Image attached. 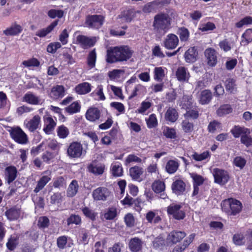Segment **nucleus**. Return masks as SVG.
Returning <instances> with one entry per match:
<instances>
[{
    "instance_id": "09e8293b",
    "label": "nucleus",
    "mask_w": 252,
    "mask_h": 252,
    "mask_svg": "<svg viewBox=\"0 0 252 252\" xmlns=\"http://www.w3.org/2000/svg\"><path fill=\"white\" fill-rule=\"evenodd\" d=\"M63 196L61 192H56L50 197V203L52 204H59L63 200Z\"/></svg>"
},
{
    "instance_id": "0e129e2a",
    "label": "nucleus",
    "mask_w": 252,
    "mask_h": 252,
    "mask_svg": "<svg viewBox=\"0 0 252 252\" xmlns=\"http://www.w3.org/2000/svg\"><path fill=\"white\" fill-rule=\"evenodd\" d=\"M182 109L185 110H193L192 103L189 99H184L181 102Z\"/></svg>"
},
{
    "instance_id": "aec40b11",
    "label": "nucleus",
    "mask_w": 252,
    "mask_h": 252,
    "mask_svg": "<svg viewBox=\"0 0 252 252\" xmlns=\"http://www.w3.org/2000/svg\"><path fill=\"white\" fill-rule=\"evenodd\" d=\"M17 175V170L15 166H10L5 168V176L8 184L13 182Z\"/></svg>"
},
{
    "instance_id": "1a4fd4ad",
    "label": "nucleus",
    "mask_w": 252,
    "mask_h": 252,
    "mask_svg": "<svg viewBox=\"0 0 252 252\" xmlns=\"http://www.w3.org/2000/svg\"><path fill=\"white\" fill-rule=\"evenodd\" d=\"M83 152V147L80 143L74 142L71 143L67 151V155L72 158H78L81 157Z\"/></svg>"
},
{
    "instance_id": "c03bdc74",
    "label": "nucleus",
    "mask_w": 252,
    "mask_h": 252,
    "mask_svg": "<svg viewBox=\"0 0 252 252\" xmlns=\"http://www.w3.org/2000/svg\"><path fill=\"white\" fill-rule=\"evenodd\" d=\"M189 175L193 180V185L199 186L203 183L204 179L201 175L195 173H190Z\"/></svg>"
},
{
    "instance_id": "ea45409f",
    "label": "nucleus",
    "mask_w": 252,
    "mask_h": 252,
    "mask_svg": "<svg viewBox=\"0 0 252 252\" xmlns=\"http://www.w3.org/2000/svg\"><path fill=\"white\" fill-rule=\"evenodd\" d=\"M111 171L113 176L120 177L123 175V168L120 163L116 162L111 165Z\"/></svg>"
},
{
    "instance_id": "603ef678",
    "label": "nucleus",
    "mask_w": 252,
    "mask_h": 252,
    "mask_svg": "<svg viewBox=\"0 0 252 252\" xmlns=\"http://www.w3.org/2000/svg\"><path fill=\"white\" fill-rule=\"evenodd\" d=\"M154 73V79L158 81H161L164 76V70L162 67H156Z\"/></svg>"
},
{
    "instance_id": "a878e982",
    "label": "nucleus",
    "mask_w": 252,
    "mask_h": 252,
    "mask_svg": "<svg viewBox=\"0 0 252 252\" xmlns=\"http://www.w3.org/2000/svg\"><path fill=\"white\" fill-rule=\"evenodd\" d=\"M180 165L178 159H170L165 165V171L170 174L175 173L178 170Z\"/></svg>"
},
{
    "instance_id": "ddd939ff",
    "label": "nucleus",
    "mask_w": 252,
    "mask_h": 252,
    "mask_svg": "<svg viewBox=\"0 0 252 252\" xmlns=\"http://www.w3.org/2000/svg\"><path fill=\"white\" fill-rule=\"evenodd\" d=\"M198 56L197 47L196 46L189 47L184 54V58L186 63H193L195 62Z\"/></svg>"
},
{
    "instance_id": "4468645a",
    "label": "nucleus",
    "mask_w": 252,
    "mask_h": 252,
    "mask_svg": "<svg viewBox=\"0 0 252 252\" xmlns=\"http://www.w3.org/2000/svg\"><path fill=\"white\" fill-rule=\"evenodd\" d=\"M179 43L178 36L173 34L170 33L164 41V46L167 49L172 50L175 49Z\"/></svg>"
},
{
    "instance_id": "f03ea898",
    "label": "nucleus",
    "mask_w": 252,
    "mask_h": 252,
    "mask_svg": "<svg viewBox=\"0 0 252 252\" xmlns=\"http://www.w3.org/2000/svg\"><path fill=\"white\" fill-rule=\"evenodd\" d=\"M171 19L167 13L160 12L154 18L153 27L154 32L158 34H164L171 28Z\"/></svg>"
},
{
    "instance_id": "c9c22d12",
    "label": "nucleus",
    "mask_w": 252,
    "mask_h": 252,
    "mask_svg": "<svg viewBox=\"0 0 252 252\" xmlns=\"http://www.w3.org/2000/svg\"><path fill=\"white\" fill-rule=\"evenodd\" d=\"M143 172V168L139 166H135L129 169V175L134 180L140 181L139 179Z\"/></svg>"
},
{
    "instance_id": "4be33fe9",
    "label": "nucleus",
    "mask_w": 252,
    "mask_h": 252,
    "mask_svg": "<svg viewBox=\"0 0 252 252\" xmlns=\"http://www.w3.org/2000/svg\"><path fill=\"white\" fill-rule=\"evenodd\" d=\"M195 91L197 92V96L199 103L203 105L205 104V83L203 81L197 82Z\"/></svg>"
},
{
    "instance_id": "0eeeda50",
    "label": "nucleus",
    "mask_w": 252,
    "mask_h": 252,
    "mask_svg": "<svg viewBox=\"0 0 252 252\" xmlns=\"http://www.w3.org/2000/svg\"><path fill=\"white\" fill-rule=\"evenodd\" d=\"M186 236V234L183 231H172L167 236L166 244L171 246L180 242Z\"/></svg>"
},
{
    "instance_id": "8fccbe9b",
    "label": "nucleus",
    "mask_w": 252,
    "mask_h": 252,
    "mask_svg": "<svg viewBox=\"0 0 252 252\" xmlns=\"http://www.w3.org/2000/svg\"><path fill=\"white\" fill-rule=\"evenodd\" d=\"M24 98L26 102L32 104H37L39 103L38 98L32 94H25Z\"/></svg>"
},
{
    "instance_id": "dca6fc26",
    "label": "nucleus",
    "mask_w": 252,
    "mask_h": 252,
    "mask_svg": "<svg viewBox=\"0 0 252 252\" xmlns=\"http://www.w3.org/2000/svg\"><path fill=\"white\" fill-rule=\"evenodd\" d=\"M40 124V118L38 115L34 116L30 120H26L24 125L31 132H33L38 128Z\"/></svg>"
},
{
    "instance_id": "72a5a7b5",
    "label": "nucleus",
    "mask_w": 252,
    "mask_h": 252,
    "mask_svg": "<svg viewBox=\"0 0 252 252\" xmlns=\"http://www.w3.org/2000/svg\"><path fill=\"white\" fill-rule=\"evenodd\" d=\"M19 243V237L17 235L13 234L8 239L6 244L7 248L11 251H14Z\"/></svg>"
},
{
    "instance_id": "39448f33",
    "label": "nucleus",
    "mask_w": 252,
    "mask_h": 252,
    "mask_svg": "<svg viewBox=\"0 0 252 252\" xmlns=\"http://www.w3.org/2000/svg\"><path fill=\"white\" fill-rule=\"evenodd\" d=\"M184 117L185 120L182 123V129L186 133L191 132L193 130V125L189 120L196 119L198 117V111H187Z\"/></svg>"
},
{
    "instance_id": "052dcab7",
    "label": "nucleus",
    "mask_w": 252,
    "mask_h": 252,
    "mask_svg": "<svg viewBox=\"0 0 252 252\" xmlns=\"http://www.w3.org/2000/svg\"><path fill=\"white\" fill-rule=\"evenodd\" d=\"M69 34L66 29H64L59 35V40L63 45H65L68 43Z\"/></svg>"
},
{
    "instance_id": "473e14b6",
    "label": "nucleus",
    "mask_w": 252,
    "mask_h": 252,
    "mask_svg": "<svg viewBox=\"0 0 252 252\" xmlns=\"http://www.w3.org/2000/svg\"><path fill=\"white\" fill-rule=\"evenodd\" d=\"M142 242L138 238L135 237L131 239L129 243V248L133 252H137L142 248Z\"/></svg>"
},
{
    "instance_id": "4c0bfd02",
    "label": "nucleus",
    "mask_w": 252,
    "mask_h": 252,
    "mask_svg": "<svg viewBox=\"0 0 252 252\" xmlns=\"http://www.w3.org/2000/svg\"><path fill=\"white\" fill-rule=\"evenodd\" d=\"M96 60V53L95 49H94L90 51L87 58V63L88 66L90 68H94L95 65Z\"/></svg>"
},
{
    "instance_id": "69168bd1",
    "label": "nucleus",
    "mask_w": 252,
    "mask_h": 252,
    "mask_svg": "<svg viewBox=\"0 0 252 252\" xmlns=\"http://www.w3.org/2000/svg\"><path fill=\"white\" fill-rule=\"evenodd\" d=\"M82 212L84 215L91 219V220H94L96 217V214L94 213L92 210L87 207H85L82 209Z\"/></svg>"
},
{
    "instance_id": "a211bd4d",
    "label": "nucleus",
    "mask_w": 252,
    "mask_h": 252,
    "mask_svg": "<svg viewBox=\"0 0 252 252\" xmlns=\"http://www.w3.org/2000/svg\"><path fill=\"white\" fill-rule=\"evenodd\" d=\"M206 62L210 66H214L217 64V53L214 49L210 48L206 50Z\"/></svg>"
},
{
    "instance_id": "c85d7f7f",
    "label": "nucleus",
    "mask_w": 252,
    "mask_h": 252,
    "mask_svg": "<svg viewBox=\"0 0 252 252\" xmlns=\"http://www.w3.org/2000/svg\"><path fill=\"white\" fill-rule=\"evenodd\" d=\"M177 34L179 35L182 42H186L189 41L190 33L187 28L185 27L178 28Z\"/></svg>"
},
{
    "instance_id": "2eb2a0df",
    "label": "nucleus",
    "mask_w": 252,
    "mask_h": 252,
    "mask_svg": "<svg viewBox=\"0 0 252 252\" xmlns=\"http://www.w3.org/2000/svg\"><path fill=\"white\" fill-rule=\"evenodd\" d=\"M177 80L181 82H188L190 77L188 69L185 66H179L175 72Z\"/></svg>"
},
{
    "instance_id": "7c9ffc66",
    "label": "nucleus",
    "mask_w": 252,
    "mask_h": 252,
    "mask_svg": "<svg viewBox=\"0 0 252 252\" xmlns=\"http://www.w3.org/2000/svg\"><path fill=\"white\" fill-rule=\"evenodd\" d=\"M231 132L235 138L239 137L240 135L245 134H250V130L244 126L242 127L239 126H235L231 130Z\"/></svg>"
},
{
    "instance_id": "bb28decb",
    "label": "nucleus",
    "mask_w": 252,
    "mask_h": 252,
    "mask_svg": "<svg viewBox=\"0 0 252 252\" xmlns=\"http://www.w3.org/2000/svg\"><path fill=\"white\" fill-rule=\"evenodd\" d=\"M64 95V88L62 85L54 86L50 93V96L54 99L63 97Z\"/></svg>"
},
{
    "instance_id": "f257e3e1",
    "label": "nucleus",
    "mask_w": 252,
    "mask_h": 252,
    "mask_svg": "<svg viewBox=\"0 0 252 252\" xmlns=\"http://www.w3.org/2000/svg\"><path fill=\"white\" fill-rule=\"evenodd\" d=\"M132 55V52L127 46L111 47L107 51L106 61L109 63L126 61Z\"/></svg>"
},
{
    "instance_id": "13d9d810",
    "label": "nucleus",
    "mask_w": 252,
    "mask_h": 252,
    "mask_svg": "<svg viewBox=\"0 0 252 252\" xmlns=\"http://www.w3.org/2000/svg\"><path fill=\"white\" fill-rule=\"evenodd\" d=\"M178 117L177 111H166L165 118L167 120L171 122H175Z\"/></svg>"
},
{
    "instance_id": "680f3d73",
    "label": "nucleus",
    "mask_w": 252,
    "mask_h": 252,
    "mask_svg": "<svg viewBox=\"0 0 252 252\" xmlns=\"http://www.w3.org/2000/svg\"><path fill=\"white\" fill-rule=\"evenodd\" d=\"M146 171L151 174L158 173V168L157 162H153L148 166Z\"/></svg>"
},
{
    "instance_id": "7ed1b4c3",
    "label": "nucleus",
    "mask_w": 252,
    "mask_h": 252,
    "mask_svg": "<svg viewBox=\"0 0 252 252\" xmlns=\"http://www.w3.org/2000/svg\"><path fill=\"white\" fill-rule=\"evenodd\" d=\"M221 206L222 210L228 215L235 216L239 214L242 209L241 202L232 198L223 200Z\"/></svg>"
},
{
    "instance_id": "49530a36",
    "label": "nucleus",
    "mask_w": 252,
    "mask_h": 252,
    "mask_svg": "<svg viewBox=\"0 0 252 252\" xmlns=\"http://www.w3.org/2000/svg\"><path fill=\"white\" fill-rule=\"evenodd\" d=\"M163 134L166 138L174 139L176 138V131L173 128L165 126L163 129Z\"/></svg>"
},
{
    "instance_id": "f3484780",
    "label": "nucleus",
    "mask_w": 252,
    "mask_h": 252,
    "mask_svg": "<svg viewBox=\"0 0 252 252\" xmlns=\"http://www.w3.org/2000/svg\"><path fill=\"white\" fill-rule=\"evenodd\" d=\"M22 31V26L15 22L10 27L4 30L3 33L6 36H16L18 35Z\"/></svg>"
},
{
    "instance_id": "338daca9",
    "label": "nucleus",
    "mask_w": 252,
    "mask_h": 252,
    "mask_svg": "<svg viewBox=\"0 0 252 252\" xmlns=\"http://www.w3.org/2000/svg\"><path fill=\"white\" fill-rule=\"evenodd\" d=\"M65 181L63 177L57 178L54 182L53 186L56 188H61L65 186Z\"/></svg>"
},
{
    "instance_id": "5fc2aeb1",
    "label": "nucleus",
    "mask_w": 252,
    "mask_h": 252,
    "mask_svg": "<svg viewBox=\"0 0 252 252\" xmlns=\"http://www.w3.org/2000/svg\"><path fill=\"white\" fill-rule=\"evenodd\" d=\"M250 134H245L241 136V142L247 147L252 146V137L249 135Z\"/></svg>"
},
{
    "instance_id": "6e6552de",
    "label": "nucleus",
    "mask_w": 252,
    "mask_h": 252,
    "mask_svg": "<svg viewBox=\"0 0 252 252\" xmlns=\"http://www.w3.org/2000/svg\"><path fill=\"white\" fill-rule=\"evenodd\" d=\"M213 176L215 182L220 185H225L230 178L229 175L226 171L217 168L214 169Z\"/></svg>"
},
{
    "instance_id": "9b49d317",
    "label": "nucleus",
    "mask_w": 252,
    "mask_h": 252,
    "mask_svg": "<svg viewBox=\"0 0 252 252\" xmlns=\"http://www.w3.org/2000/svg\"><path fill=\"white\" fill-rule=\"evenodd\" d=\"M181 208L182 206L179 204H172L168 207L167 212L176 220L183 219L185 217V213L181 210Z\"/></svg>"
},
{
    "instance_id": "6e6d98bb",
    "label": "nucleus",
    "mask_w": 252,
    "mask_h": 252,
    "mask_svg": "<svg viewBox=\"0 0 252 252\" xmlns=\"http://www.w3.org/2000/svg\"><path fill=\"white\" fill-rule=\"evenodd\" d=\"M124 71L123 70L115 69L109 71L108 75L111 80H115L119 78L121 76V74Z\"/></svg>"
},
{
    "instance_id": "de8ad7c7",
    "label": "nucleus",
    "mask_w": 252,
    "mask_h": 252,
    "mask_svg": "<svg viewBox=\"0 0 252 252\" xmlns=\"http://www.w3.org/2000/svg\"><path fill=\"white\" fill-rule=\"evenodd\" d=\"M117 216V210L115 208H110L106 211L103 217L107 220L114 219Z\"/></svg>"
},
{
    "instance_id": "5701e85b",
    "label": "nucleus",
    "mask_w": 252,
    "mask_h": 252,
    "mask_svg": "<svg viewBox=\"0 0 252 252\" xmlns=\"http://www.w3.org/2000/svg\"><path fill=\"white\" fill-rule=\"evenodd\" d=\"M91 85L87 82L78 84L74 88L75 92L78 94H86L91 91Z\"/></svg>"
},
{
    "instance_id": "f8f14e48",
    "label": "nucleus",
    "mask_w": 252,
    "mask_h": 252,
    "mask_svg": "<svg viewBox=\"0 0 252 252\" xmlns=\"http://www.w3.org/2000/svg\"><path fill=\"white\" fill-rule=\"evenodd\" d=\"M110 195L108 189L105 187H99L93 190L92 196L94 200L104 201Z\"/></svg>"
},
{
    "instance_id": "2f4dec72",
    "label": "nucleus",
    "mask_w": 252,
    "mask_h": 252,
    "mask_svg": "<svg viewBox=\"0 0 252 252\" xmlns=\"http://www.w3.org/2000/svg\"><path fill=\"white\" fill-rule=\"evenodd\" d=\"M105 166L102 164H96L92 163L88 166L89 172L95 175H101L104 172Z\"/></svg>"
},
{
    "instance_id": "774afa93",
    "label": "nucleus",
    "mask_w": 252,
    "mask_h": 252,
    "mask_svg": "<svg viewBox=\"0 0 252 252\" xmlns=\"http://www.w3.org/2000/svg\"><path fill=\"white\" fill-rule=\"evenodd\" d=\"M67 241V237L65 236H62L59 237L57 239V246L58 248L61 249H63L64 248L65 245H66Z\"/></svg>"
},
{
    "instance_id": "9d476101",
    "label": "nucleus",
    "mask_w": 252,
    "mask_h": 252,
    "mask_svg": "<svg viewBox=\"0 0 252 252\" xmlns=\"http://www.w3.org/2000/svg\"><path fill=\"white\" fill-rule=\"evenodd\" d=\"M76 41L83 48L87 49L94 46L96 42V39L95 37H89L80 34L76 37Z\"/></svg>"
},
{
    "instance_id": "79ce46f5",
    "label": "nucleus",
    "mask_w": 252,
    "mask_h": 252,
    "mask_svg": "<svg viewBox=\"0 0 252 252\" xmlns=\"http://www.w3.org/2000/svg\"><path fill=\"white\" fill-rule=\"evenodd\" d=\"M47 15L48 17L52 19L56 17L60 19L63 16L64 11L61 9H51L48 11Z\"/></svg>"
},
{
    "instance_id": "37998d69",
    "label": "nucleus",
    "mask_w": 252,
    "mask_h": 252,
    "mask_svg": "<svg viewBox=\"0 0 252 252\" xmlns=\"http://www.w3.org/2000/svg\"><path fill=\"white\" fill-rule=\"evenodd\" d=\"M86 118L91 122H94L100 118V111H86Z\"/></svg>"
},
{
    "instance_id": "f704fd0d",
    "label": "nucleus",
    "mask_w": 252,
    "mask_h": 252,
    "mask_svg": "<svg viewBox=\"0 0 252 252\" xmlns=\"http://www.w3.org/2000/svg\"><path fill=\"white\" fill-rule=\"evenodd\" d=\"M51 180V176H43L38 181L37 184L33 191L35 193L38 192L42 189Z\"/></svg>"
},
{
    "instance_id": "e2e57ef3",
    "label": "nucleus",
    "mask_w": 252,
    "mask_h": 252,
    "mask_svg": "<svg viewBox=\"0 0 252 252\" xmlns=\"http://www.w3.org/2000/svg\"><path fill=\"white\" fill-rule=\"evenodd\" d=\"M125 221L127 226H133L135 223V220L132 214L130 213L126 214L125 217Z\"/></svg>"
},
{
    "instance_id": "cd10ccee",
    "label": "nucleus",
    "mask_w": 252,
    "mask_h": 252,
    "mask_svg": "<svg viewBox=\"0 0 252 252\" xmlns=\"http://www.w3.org/2000/svg\"><path fill=\"white\" fill-rule=\"evenodd\" d=\"M146 219L150 223H158L161 220V218L158 214V211H150L146 215Z\"/></svg>"
},
{
    "instance_id": "bf43d9fd",
    "label": "nucleus",
    "mask_w": 252,
    "mask_h": 252,
    "mask_svg": "<svg viewBox=\"0 0 252 252\" xmlns=\"http://www.w3.org/2000/svg\"><path fill=\"white\" fill-rule=\"evenodd\" d=\"M81 219L79 216L76 215H72L67 220V225L70 224H79L81 223Z\"/></svg>"
},
{
    "instance_id": "c756f323",
    "label": "nucleus",
    "mask_w": 252,
    "mask_h": 252,
    "mask_svg": "<svg viewBox=\"0 0 252 252\" xmlns=\"http://www.w3.org/2000/svg\"><path fill=\"white\" fill-rule=\"evenodd\" d=\"M21 210L18 208H12L5 212L7 219L10 220H17L20 216Z\"/></svg>"
},
{
    "instance_id": "20e7f679",
    "label": "nucleus",
    "mask_w": 252,
    "mask_h": 252,
    "mask_svg": "<svg viewBox=\"0 0 252 252\" xmlns=\"http://www.w3.org/2000/svg\"><path fill=\"white\" fill-rule=\"evenodd\" d=\"M105 21V16L102 15H88L86 16L85 27L94 30L99 29Z\"/></svg>"
},
{
    "instance_id": "a18cd8bd",
    "label": "nucleus",
    "mask_w": 252,
    "mask_h": 252,
    "mask_svg": "<svg viewBox=\"0 0 252 252\" xmlns=\"http://www.w3.org/2000/svg\"><path fill=\"white\" fill-rule=\"evenodd\" d=\"M61 47V44L59 42H51L47 45V52L51 54H55Z\"/></svg>"
},
{
    "instance_id": "423d86ee",
    "label": "nucleus",
    "mask_w": 252,
    "mask_h": 252,
    "mask_svg": "<svg viewBox=\"0 0 252 252\" xmlns=\"http://www.w3.org/2000/svg\"><path fill=\"white\" fill-rule=\"evenodd\" d=\"M12 139L20 144H25L27 143L28 138L27 134L20 127L12 128L9 130Z\"/></svg>"
},
{
    "instance_id": "412c9836",
    "label": "nucleus",
    "mask_w": 252,
    "mask_h": 252,
    "mask_svg": "<svg viewBox=\"0 0 252 252\" xmlns=\"http://www.w3.org/2000/svg\"><path fill=\"white\" fill-rule=\"evenodd\" d=\"M59 20H55L52 22L47 28L42 29L38 31L35 35L40 38L45 37L47 34L50 33L58 25Z\"/></svg>"
},
{
    "instance_id": "6ab92c4d",
    "label": "nucleus",
    "mask_w": 252,
    "mask_h": 252,
    "mask_svg": "<svg viewBox=\"0 0 252 252\" xmlns=\"http://www.w3.org/2000/svg\"><path fill=\"white\" fill-rule=\"evenodd\" d=\"M44 131L46 134H50L56 125V122L50 116L46 115L44 117Z\"/></svg>"
},
{
    "instance_id": "4d7b16f0",
    "label": "nucleus",
    "mask_w": 252,
    "mask_h": 252,
    "mask_svg": "<svg viewBox=\"0 0 252 252\" xmlns=\"http://www.w3.org/2000/svg\"><path fill=\"white\" fill-rule=\"evenodd\" d=\"M58 135L61 138H65L69 134V131L67 127L63 126H59L57 130Z\"/></svg>"
},
{
    "instance_id": "58836bf2",
    "label": "nucleus",
    "mask_w": 252,
    "mask_h": 252,
    "mask_svg": "<svg viewBox=\"0 0 252 252\" xmlns=\"http://www.w3.org/2000/svg\"><path fill=\"white\" fill-rule=\"evenodd\" d=\"M241 43L243 45H247L252 42V29H247L242 35Z\"/></svg>"
},
{
    "instance_id": "e433bc0d",
    "label": "nucleus",
    "mask_w": 252,
    "mask_h": 252,
    "mask_svg": "<svg viewBox=\"0 0 252 252\" xmlns=\"http://www.w3.org/2000/svg\"><path fill=\"white\" fill-rule=\"evenodd\" d=\"M78 184L76 180H73L69 184L67 190V196L73 197L76 195L78 190Z\"/></svg>"
},
{
    "instance_id": "864d4df0",
    "label": "nucleus",
    "mask_w": 252,
    "mask_h": 252,
    "mask_svg": "<svg viewBox=\"0 0 252 252\" xmlns=\"http://www.w3.org/2000/svg\"><path fill=\"white\" fill-rule=\"evenodd\" d=\"M252 24V17L247 16L241 19L239 22L236 23L235 26L237 28H241L244 26Z\"/></svg>"
},
{
    "instance_id": "393cba45",
    "label": "nucleus",
    "mask_w": 252,
    "mask_h": 252,
    "mask_svg": "<svg viewBox=\"0 0 252 252\" xmlns=\"http://www.w3.org/2000/svg\"><path fill=\"white\" fill-rule=\"evenodd\" d=\"M186 189V184L181 180H177L172 185L173 192L177 195L182 194Z\"/></svg>"
},
{
    "instance_id": "b1692460",
    "label": "nucleus",
    "mask_w": 252,
    "mask_h": 252,
    "mask_svg": "<svg viewBox=\"0 0 252 252\" xmlns=\"http://www.w3.org/2000/svg\"><path fill=\"white\" fill-rule=\"evenodd\" d=\"M136 16V11L133 9H126L121 13L119 18L122 19L125 22L130 23Z\"/></svg>"
},
{
    "instance_id": "3c124183",
    "label": "nucleus",
    "mask_w": 252,
    "mask_h": 252,
    "mask_svg": "<svg viewBox=\"0 0 252 252\" xmlns=\"http://www.w3.org/2000/svg\"><path fill=\"white\" fill-rule=\"evenodd\" d=\"M22 64L26 67H38L40 65V62L37 59L32 58L31 59L24 61Z\"/></svg>"
},
{
    "instance_id": "a19ab883",
    "label": "nucleus",
    "mask_w": 252,
    "mask_h": 252,
    "mask_svg": "<svg viewBox=\"0 0 252 252\" xmlns=\"http://www.w3.org/2000/svg\"><path fill=\"white\" fill-rule=\"evenodd\" d=\"M165 188L163 182L160 180L155 181L152 184V189L157 193H161Z\"/></svg>"
}]
</instances>
